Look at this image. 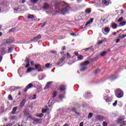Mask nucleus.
<instances>
[{
	"mask_svg": "<svg viewBox=\"0 0 126 126\" xmlns=\"http://www.w3.org/2000/svg\"><path fill=\"white\" fill-rule=\"evenodd\" d=\"M55 8L57 10L55 12H53V10H52L50 12L46 11V13L47 14L50 13L51 14H59V13H60V14H65L69 10V6L66 2H61L59 6H55Z\"/></svg>",
	"mask_w": 126,
	"mask_h": 126,
	"instance_id": "1",
	"label": "nucleus"
},
{
	"mask_svg": "<svg viewBox=\"0 0 126 126\" xmlns=\"http://www.w3.org/2000/svg\"><path fill=\"white\" fill-rule=\"evenodd\" d=\"M39 85H40V83L37 81H34L32 83H30L28 85L26 88H25V92H27V90H28V89H30V88H32L33 86L34 87H37V86H39Z\"/></svg>",
	"mask_w": 126,
	"mask_h": 126,
	"instance_id": "2",
	"label": "nucleus"
},
{
	"mask_svg": "<svg viewBox=\"0 0 126 126\" xmlns=\"http://www.w3.org/2000/svg\"><path fill=\"white\" fill-rule=\"evenodd\" d=\"M125 119V116H122L118 118L117 123L118 124H120V126H126V122L124 121Z\"/></svg>",
	"mask_w": 126,
	"mask_h": 126,
	"instance_id": "3",
	"label": "nucleus"
},
{
	"mask_svg": "<svg viewBox=\"0 0 126 126\" xmlns=\"http://www.w3.org/2000/svg\"><path fill=\"white\" fill-rule=\"evenodd\" d=\"M115 95L117 98H122L124 96V92L120 89H117L115 91Z\"/></svg>",
	"mask_w": 126,
	"mask_h": 126,
	"instance_id": "4",
	"label": "nucleus"
},
{
	"mask_svg": "<svg viewBox=\"0 0 126 126\" xmlns=\"http://www.w3.org/2000/svg\"><path fill=\"white\" fill-rule=\"evenodd\" d=\"M104 99L107 103H110L111 101H112V99L110 98V96H109V94H105L104 95Z\"/></svg>",
	"mask_w": 126,
	"mask_h": 126,
	"instance_id": "5",
	"label": "nucleus"
},
{
	"mask_svg": "<svg viewBox=\"0 0 126 126\" xmlns=\"http://www.w3.org/2000/svg\"><path fill=\"white\" fill-rule=\"evenodd\" d=\"M42 36L41 34H38L36 36L34 37L32 39H31L32 42H37L38 40L41 39Z\"/></svg>",
	"mask_w": 126,
	"mask_h": 126,
	"instance_id": "6",
	"label": "nucleus"
},
{
	"mask_svg": "<svg viewBox=\"0 0 126 126\" xmlns=\"http://www.w3.org/2000/svg\"><path fill=\"white\" fill-rule=\"evenodd\" d=\"M1 8L4 11H7V10H8V9H9V7L8 6H6V5L5 4H4L1 5Z\"/></svg>",
	"mask_w": 126,
	"mask_h": 126,
	"instance_id": "7",
	"label": "nucleus"
},
{
	"mask_svg": "<svg viewBox=\"0 0 126 126\" xmlns=\"http://www.w3.org/2000/svg\"><path fill=\"white\" fill-rule=\"evenodd\" d=\"M43 9H45L47 10V9H50V5H49V4L47 3H44V5L43 6Z\"/></svg>",
	"mask_w": 126,
	"mask_h": 126,
	"instance_id": "8",
	"label": "nucleus"
},
{
	"mask_svg": "<svg viewBox=\"0 0 126 126\" xmlns=\"http://www.w3.org/2000/svg\"><path fill=\"white\" fill-rule=\"evenodd\" d=\"M95 119L96 121H104V118L100 115L96 116Z\"/></svg>",
	"mask_w": 126,
	"mask_h": 126,
	"instance_id": "9",
	"label": "nucleus"
},
{
	"mask_svg": "<svg viewBox=\"0 0 126 126\" xmlns=\"http://www.w3.org/2000/svg\"><path fill=\"white\" fill-rule=\"evenodd\" d=\"M16 111H17V107H14L12 111V114L13 115H16V114H18V112H16Z\"/></svg>",
	"mask_w": 126,
	"mask_h": 126,
	"instance_id": "10",
	"label": "nucleus"
},
{
	"mask_svg": "<svg viewBox=\"0 0 126 126\" xmlns=\"http://www.w3.org/2000/svg\"><path fill=\"white\" fill-rule=\"evenodd\" d=\"M89 63H90L89 61H86L84 63H81V66H86V65H88V64H89Z\"/></svg>",
	"mask_w": 126,
	"mask_h": 126,
	"instance_id": "11",
	"label": "nucleus"
},
{
	"mask_svg": "<svg viewBox=\"0 0 126 126\" xmlns=\"http://www.w3.org/2000/svg\"><path fill=\"white\" fill-rule=\"evenodd\" d=\"M26 99L25 98H23V100L22 101V102H21L20 104V106L22 107H24V105H25V103H26Z\"/></svg>",
	"mask_w": 126,
	"mask_h": 126,
	"instance_id": "12",
	"label": "nucleus"
},
{
	"mask_svg": "<svg viewBox=\"0 0 126 126\" xmlns=\"http://www.w3.org/2000/svg\"><path fill=\"white\" fill-rule=\"evenodd\" d=\"M52 83H53V82H52V81L47 82L46 86L45 87V89H48V88H49V87H50V86H51Z\"/></svg>",
	"mask_w": 126,
	"mask_h": 126,
	"instance_id": "13",
	"label": "nucleus"
},
{
	"mask_svg": "<svg viewBox=\"0 0 126 126\" xmlns=\"http://www.w3.org/2000/svg\"><path fill=\"white\" fill-rule=\"evenodd\" d=\"M93 20H94V19L93 18H91L89 21H88L86 23V26L89 25V24H91L92 23V22H93Z\"/></svg>",
	"mask_w": 126,
	"mask_h": 126,
	"instance_id": "14",
	"label": "nucleus"
},
{
	"mask_svg": "<svg viewBox=\"0 0 126 126\" xmlns=\"http://www.w3.org/2000/svg\"><path fill=\"white\" fill-rule=\"evenodd\" d=\"M32 70H35V68H32V67H29L26 72L27 73H29L30 72H31V71H32Z\"/></svg>",
	"mask_w": 126,
	"mask_h": 126,
	"instance_id": "15",
	"label": "nucleus"
},
{
	"mask_svg": "<svg viewBox=\"0 0 126 126\" xmlns=\"http://www.w3.org/2000/svg\"><path fill=\"white\" fill-rule=\"evenodd\" d=\"M24 116L27 117L28 115H29V110L27 109H25L24 111Z\"/></svg>",
	"mask_w": 126,
	"mask_h": 126,
	"instance_id": "16",
	"label": "nucleus"
},
{
	"mask_svg": "<svg viewBox=\"0 0 126 126\" xmlns=\"http://www.w3.org/2000/svg\"><path fill=\"white\" fill-rule=\"evenodd\" d=\"M34 67L35 69H39V68H41V65H40V64H35L34 65Z\"/></svg>",
	"mask_w": 126,
	"mask_h": 126,
	"instance_id": "17",
	"label": "nucleus"
},
{
	"mask_svg": "<svg viewBox=\"0 0 126 126\" xmlns=\"http://www.w3.org/2000/svg\"><path fill=\"white\" fill-rule=\"evenodd\" d=\"M12 42H13V41L12 40V39H7L5 41L6 44H10L12 43Z\"/></svg>",
	"mask_w": 126,
	"mask_h": 126,
	"instance_id": "18",
	"label": "nucleus"
},
{
	"mask_svg": "<svg viewBox=\"0 0 126 126\" xmlns=\"http://www.w3.org/2000/svg\"><path fill=\"white\" fill-rule=\"evenodd\" d=\"M85 12L86 13H87V14H90V13H91V8L86 9L85 10Z\"/></svg>",
	"mask_w": 126,
	"mask_h": 126,
	"instance_id": "19",
	"label": "nucleus"
},
{
	"mask_svg": "<svg viewBox=\"0 0 126 126\" xmlns=\"http://www.w3.org/2000/svg\"><path fill=\"white\" fill-rule=\"evenodd\" d=\"M102 2L104 4L106 5H109V4H110V2L106 0H102Z\"/></svg>",
	"mask_w": 126,
	"mask_h": 126,
	"instance_id": "20",
	"label": "nucleus"
},
{
	"mask_svg": "<svg viewBox=\"0 0 126 126\" xmlns=\"http://www.w3.org/2000/svg\"><path fill=\"white\" fill-rule=\"evenodd\" d=\"M119 37L121 39H124V38L126 37V34H122V33H121L119 34Z\"/></svg>",
	"mask_w": 126,
	"mask_h": 126,
	"instance_id": "21",
	"label": "nucleus"
},
{
	"mask_svg": "<svg viewBox=\"0 0 126 126\" xmlns=\"http://www.w3.org/2000/svg\"><path fill=\"white\" fill-rule=\"evenodd\" d=\"M77 59H78V61H82V60H83V56L78 55Z\"/></svg>",
	"mask_w": 126,
	"mask_h": 126,
	"instance_id": "22",
	"label": "nucleus"
},
{
	"mask_svg": "<svg viewBox=\"0 0 126 126\" xmlns=\"http://www.w3.org/2000/svg\"><path fill=\"white\" fill-rule=\"evenodd\" d=\"M111 26H112L113 29H116V28H117V24H116L115 23H113L111 24Z\"/></svg>",
	"mask_w": 126,
	"mask_h": 126,
	"instance_id": "23",
	"label": "nucleus"
},
{
	"mask_svg": "<svg viewBox=\"0 0 126 126\" xmlns=\"http://www.w3.org/2000/svg\"><path fill=\"white\" fill-rule=\"evenodd\" d=\"M66 88L65 87V86L62 85V86H61V87H60V90H61V91H63L64 90H65Z\"/></svg>",
	"mask_w": 126,
	"mask_h": 126,
	"instance_id": "24",
	"label": "nucleus"
},
{
	"mask_svg": "<svg viewBox=\"0 0 126 126\" xmlns=\"http://www.w3.org/2000/svg\"><path fill=\"white\" fill-rule=\"evenodd\" d=\"M5 50V49H4V48H0V53H1V54H5V53H4Z\"/></svg>",
	"mask_w": 126,
	"mask_h": 126,
	"instance_id": "25",
	"label": "nucleus"
},
{
	"mask_svg": "<svg viewBox=\"0 0 126 126\" xmlns=\"http://www.w3.org/2000/svg\"><path fill=\"white\" fill-rule=\"evenodd\" d=\"M104 31L106 32V33H109V32H110V28L106 27L104 29Z\"/></svg>",
	"mask_w": 126,
	"mask_h": 126,
	"instance_id": "26",
	"label": "nucleus"
},
{
	"mask_svg": "<svg viewBox=\"0 0 126 126\" xmlns=\"http://www.w3.org/2000/svg\"><path fill=\"white\" fill-rule=\"evenodd\" d=\"M126 21L121 22L119 24L120 26H125V25H126Z\"/></svg>",
	"mask_w": 126,
	"mask_h": 126,
	"instance_id": "27",
	"label": "nucleus"
},
{
	"mask_svg": "<svg viewBox=\"0 0 126 126\" xmlns=\"http://www.w3.org/2000/svg\"><path fill=\"white\" fill-rule=\"evenodd\" d=\"M107 55V52L106 51H103L100 54L101 57H105Z\"/></svg>",
	"mask_w": 126,
	"mask_h": 126,
	"instance_id": "28",
	"label": "nucleus"
},
{
	"mask_svg": "<svg viewBox=\"0 0 126 126\" xmlns=\"http://www.w3.org/2000/svg\"><path fill=\"white\" fill-rule=\"evenodd\" d=\"M36 117H38V118H42V117L44 116V114L43 113H40V114H37L35 115Z\"/></svg>",
	"mask_w": 126,
	"mask_h": 126,
	"instance_id": "29",
	"label": "nucleus"
},
{
	"mask_svg": "<svg viewBox=\"0 0 126 126\" xmlns=\"http://www.w3.org/2000/svg\"><path fill=\"white\" fill-rule=\"evenodd\" d=\"M28 18L30 19H32V18H34V15L30 14L28 15Z\"/></svg>",
	"mask_w": 126,
	"mask_h": 126,
	"instance_id": "30",
	"label": "nucleus"
},
{
	"mask_svg": "<svg viewBox=\"0 0 126 126\" xmlns=\"http://www.w3.org/2000/svg\"><path fill=\"white\" fill-rule=\"evenodd\" d=\"M65 60V58L64 57H62L59 61L60 62V63H63V61Z\"/></svg>",
	"mask_w": 126,
	"mask_h": 126,
	"instance_id": "31",
	"label": "nucleus"
},
{
	"mask_svg": "<svg viewBox=\"0 0 126 126\" xmlns=\"http://www.w3.org/2000/svg\"><path fill=\"white\" fill-rule=\"evenodd\" d=\"M57 92L55 91L52 94H53V98H55V97H56L57 96Z\"/></svg>",
	"mask_w": 126,
	"mask_h": 126,
	"instance_id": "32",
	"label": "nucleus"
},
{
	"mask_svg": "<svg viewBox=\"0 0 126 126\" xmlns=\"http://www.w3.org/2000/svg\"><path fill=\"white\" fill-rule=\"evenodd\" d=\"M123 20H124V17H121L120 18H119V19L117 20V21H118V22H122V21Z\"/></svg>",
	"mask_w": 126,
	"mask_h": 126,
	"instance_id": "33",
	"label": "nucleus"
},
{
	"mask_svg": "<svg viewBox=\"0 0 126 126\" xmlns=\"http://www.w3.org/2000/svg\"><path fill=\"white\" fill-rule=\"evenodd\" d=\"M93 117V114L92 113H90L88 116L89 119H91Z\"/></svg>",
	"mask_w": 126,
	"mask_h": 126,
	"instance_id": "34",
	"label": "nucleus"
},
{
	"mask_svg": "<svg viewBox=\"0 0 126 126\" xmlns=\"http://www.w3.org/2000/svg\"><path fill=\"white\" fill-rule=\"evenodd\" d=\"M10 119L11 121H13L14 120H16V117H15V116H11L10 117Z\"/></svg>",
	"mask_w": 126,
	"mask_h": 126,
	"instance_id": "35",
	"label": "nucleus"
},
{
	"mask_svg": "<svg viewBox=\"0 0 126 126\" xmlns=\"http://www.w3.org/2000/svg\"><path fill=\"white\" fill-rule=\"evenodd\" d=\"M12 52V47H8V53H11Z\"/></svg>",
	"mask_w": 126,
	"mask_h": 126,
	"instance_id": "36",
	"label": "nucleus"
},
{
	"mask_svg": "<svg viewBox=\"0 0 126 126\" xmlns=\"http://www.w3.org/2000/svg\"><path fill=\"white\" fill-rule=\"evenodd\" d=\"M85 95H86V96H87V97H90V93L87 92L85 93Z\"/></svg>",
	"mask_w": 126,
	"mask_h": 126,
	"instance_id": "37",
	"label": "nucleus"
},
{
	"mask_svg": "<svg viewBox=\"0 0 126 126\" xmlns=\"http://www.w3.org/2000/svg\"><path fill=\"white\" fill-rule=\"evenodd\" d=\"M40 121V119H34V122L35 123V124H39V121Z\"/></svg>",
	"mask_w": 126,
	"mask_h": 126,
	"instance_id": "38",
	"label": "nucleus"
},
{
	"mask_svg": "<svg viewBox=\"0 0 126 126\" xmlns=\"http://www.w3.org/2000/svg\"><path fill=\"white\" fill-rule=\"evenodd\" d=\"M38 1V0H31L32 3H36Z\"/></svg>",
	"mask_w": 126,
	"mask_h": 126,
	"instance_id": "39",
	"label": "nucleus"
},
{
	"mask_svg": "<svg viewBox=\"0 0 126 126\" xmlns=\"http://www.w3.org/2000/svg\"><path fill=\"white\" fill-rule=\"evenodd\" d=\"M66 58H67V59H70L71 58L69 53H67Z\"/></svg>",
	"mask_w": 126,
	"mask_h": 126,
	"instance_id": "40",
	"label": "nucleus"
},
{
	"mask_svg": "<svg viewBox=\"0 0 126 126\" xmlns=\"http://www.w3.org/2000/svg\"><path fill=\"white\" fill-rule=\"evenodd\" d=\"M8 98V100H12V96H11V94H9Z\"/></svg>",
	"mask_w": 126,
	"mask_h": 126,
	"instance_id": "41",
	"label": "nucleus"
},
{
	"mask_svg": "<svg viewBox=\"0 0 126 126\" xmlns=\"http://www.w3.org/2000/svg\"><path fill=\"white\" fill-rule=\"evenodd\" d=\"M87 69V67H84L83 68H82L81 69H80V71H83L84 70H85L86 69Z\"/></svg>",
	"mask_w": 126,
	"mask_h": 126,
	"instance_id": "42",
	"label": "nucleus"
},
{
	"mask_svg": "<svg viewBox=\"0 0 126 126\" xmlns=\"http://www.w3.org/2000/svg\"><path fill=\"white\" fill-rule=\"evenodd\" d=\"M117 104H118L117 100L115 101V102L113 104V106H114V107H116V106H117Z\"/></svg>",
	"mask_w": 126,
	"mask_h": 126,
	"instance_id": "43",
	"label": "nucleus"
},
{
	"mask_svg": "<svg viewBox=\"0 0 126 126\" xmlns=\"http://www.w3.org/2000/svg\"><path fill=\"white\" fill-rule=\"evenodd\" d=\"M64 95L63 94H61L60 96H59V98L60 99H63V98H64Z\"/></svg>",
	"mask_w": 126,
	"mask_h": 126,
	"instance_id": "44",
	"label": "nucleus"
},
{
	"mask_svg": "<svg viewBox=\"0 0 126 126\" xmlns=\"http://www.w3.org/2000/svg\"><path fill=\"white\" fill-rule=\"evenodd\" d=\"M47 111H48V109H43L42 110V113H47Z\"/></svg>",
	"mask_w": 126,
	"mask_h": 126,
	"instance_id": "45",
	"label": "nucleus"
},
{
	"mask_svg": "<svg viewBox=\"0 0 126 126\" xmlns=\"http://www.w3.org/2000/svg\"><path fill=\"white\" fill-rule=\"evenodd\" d=\"M25 62H26V63H29V58H26Z\"/></svg>",
	"mask_w": 126,
	"mask_h": 126,
	"instance_id": "46",
	"label": "nucleus"
},
{
	"mask_svg": "<svg viewBox=\"0 0 126 126\" xmlns=\"http://www.w3.org/2000/svg\"><path fill=\"white\" fill-rule=\"evenodd\" d=\"M103 40H100L99 41H98V42L97 43V45H101V44L103 43Z\"/></svg>",
	"mask_w": 126,
	"mask_h": 126,
	"instance_id": "47",
	"label": "nucleus"
},
{
	"mask_svg": "<svg viewBox=\"0 0 126 126\" xmlns=\"http://www.w3.org/2000/svg\"><path fill=\"white\" fill-rule=\"evenodd\" d=\"M45 67H50V64L47 63L45 64Z\"/></svg>",
	"mask_w": 126,
	"mask_h": 126,
	"instance_id": "48",
	"label": "nucleus"
},
{
	"mask_svg": "<svg viewBox=\"0 0 126 126\" xmlns=\"http://www.w3.org/2000/svg\"><path fill=\"white\" fill-rule=\"evenodd\" d=\"M102 125H103V126H107V123L106 122H104L102 123Z\"/></svg>",
	"mask_w": 126,
	"mask_h": 126,
	"instance_id": "49",
	"label": "nucleus"
},
{
	"mask_svg": "<svg viewBox=\"0 0 126 126\" xmlns=\"http://www.w3.org/2000/svg\"><path fill=\"white\" fill-rule=\"evenodd\" d=\"M27 64L26 65V67L27 68L28 67H29V66L30 65V63H27Z\"/></svg>",
	"mask_w": 126,
	"mask_h": 126,
	"instance_id": "50",
	"label": "nucleus"
},
{
	"mask_svg": "<svg viewBox=\"0 0 126 126\" xmlns=\"http://www.w3.org/2000/svg\"><path fill=\"white\" fill-rule=\"evenodd\" d=\"M75 111H76V109L74 108H72L71 110V112H75Z\"/></svg>",
	"mask_w": 126,
	"mask_h": 126,
	"instance_id": "51",
	"label": "nucleus"
},
{
	"mask_svg": "<svg viewBox=\"0 0 126 126\" xmlns=\"http://www.w3.org/2000/svg\"><path fill=\"white\" fill-rule=\"evenodd\" d=\"M120 38H118L116 40V43H119V42H120Z\"/></svg>",
	"mask_w": 126,
	"mask_h": 126,
	"instance_id": "52",
	"label": "nucleus"
},
{
	"mask_svg": "<svg viewBox=\"0 0 126 126\" xmlns=\"http://www.w3.org/2000/svg\"><path fill=\"white\" fill-rule=\"evenodd\" d=\"M51 53L52 54H56L57 53V51H55V50H52L51 51Z\"/></svg>",
	"mask_w": 126,
	"mask_h": 126,
	"instance_id": "53",
	"label": "nucleus"
},
{
	"mask_svg": "<svg viewBox=\"0 0 126 126\" xmlns=\"http://www.w3.org/2000/svg\"><path fill=\"white\" fill-rule=\"evenodd\" d=\"M46 24H47V23H43V25L41 26V27L43 28L44 26H46Z\"/></svg>",
	"mask_w": 126,
	"mask_h": 126,
	"instance_id": "54",
	"label": "nucleus"
},
{
	"mask_svg": "<svg viewBox=\"0 0 126 126\" xmlns=\"http://www.w3.org/2000/svg\"><path fill=\"white\" fill-rule=\"evenodd\" d=\"M82 1V0H77V2L79 3Z\"/></svg>",
	"mask_w": 126,
	"mask_h": 126,
	"instance_id": "55",
	"label": "nucleus"
},
{
	"mask_svg": "<svg viewBox=\"0 0 126 126\" xmlns=\"http://www.w3.org/2000/svg\"><path fill=\"white\" fill-rule=\"evenodd\" d=\"M90 49H91V47H89L88 48L85 49L84 50H85L86 51H88V50H90Z\"/></svg>",
	"mask_w": 126,
	"mask_h": 126,
	"instance_id": "56",
	"label": "nucleus"
},
{
	"mask_svg": "<svg viewBox=\"0 0 126 126\" xmlns=\"http://www.w3.org/2000/svg\"><path fill=\"white\" fill-rule=\"evenodd\" d=\"M31 64L32 65H34V61H32V62H31Z\"/></svg>",
	"mask_w": 126,
	"mask_h": 126,
	"instance_id": "57",
	"label": "nucleus"
},
{
	"mask_svg": "<svg viewBox=\"0 0 126 126\" xmlns=\"http://www.w3.org/2000/svg\"><path fill=\"white\" fill-rule=\"evenodd\" d=\"M79 126H83V122H81L80 123Z\"/></svg>",
	"mask_w": 126,
	"mask_h": 126,
	"instance_id": "58",
	"label": "nucleus"
},
{
	"mask_svg": "<svg viewBox=\"0 0 126 126\" xmlns=\"http://www.w3.org/2000/svg\"><path fill=\"white\" fill-rule=\"evenodd\" d=\"M13 30H14V29H11V30H10L9 31V32H12V31H13Z\"/></svg>",
	"mask_w": 126,
	"mask_h": 126,
	"instance_id": "59",
	"label": "nucleus"
},
{
	"mask_svg": "<svg viewBox=\"0 0 126 126\" xmlns=\"http://www.w3.org/2000/svg\"><path fill=\"white\" fill-rule=\"evenodd\" d=\"M13 30H14V29H11V30H10L9 31V32H12V31H13Z\"/></svg>",
	"mask_w": 126,
	"mask_h": 126,
	"instance_id": "60",
	"label": "nucleus"
},
{
	"mask_svg": "<svg viewBox=\"0 0 126 126\" xmlns=\"http://www.w3.org/2000/svg\"><path fill=\"white\" fill-rule=\"evenodd\" d=\"M122 48H124V46H121L119 47L118 48V50H121V49H122Z\"/></svg>",
	"mask_w": 126,
	"mask_h": 126,
	"instance_id": "61",
	"label": "nucleus"
},
{
	"mask_svg": "<svg viewBox=\"0 0 126 126\" xmlns=\"http://www.w3.org/2000/svg\"><path fill=\"white\" fill-rule=\"evenodd\" d=\"M36 94H34V95H33V97L32 98V99H36Z\"/></svg>",
	"mask_w": 126,
	"mask_h": 126,
	"instance_id": "62",
	"label": "nucleus"
},
{
	"mask_svg": "<svg viewBox=\"0 0 126 126\" xmlns=\"http://www.w3.org/2000/svg\"><path fill=\"white\" fill-rule=\"evenodd\" d=\"M65 50V47L63 46L62 47V51H64Z\"/></svg>",
	"mask_w": 126,
	"mask_h": 126,
	"instance_id": "63",
	"label": "nucleus"
},
{
	"mask_svg": "<svg viewBox=\"0 0 126 126\" xmlns=\"http://www.w3.org/2000/svg\"><path fill=\"white\" fill-rule=\"evenodd\" d=\"M98 71H100V69H96L95 71V73H97V72H98Z\"/></svg>",
	"mask_w": 126,
	"mask_h": 126,
	"instance_id": "64",
	"label": "nucleus"
}]
</instances>
